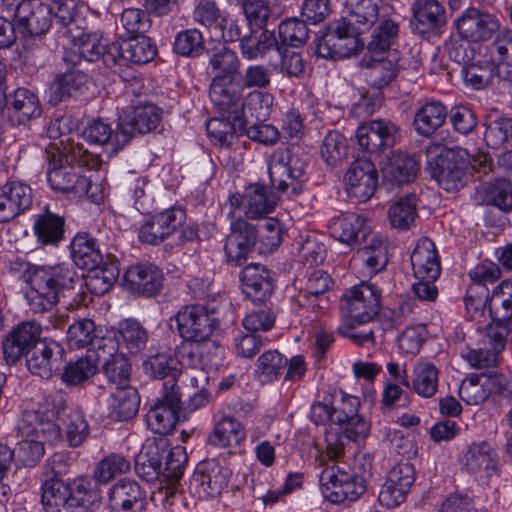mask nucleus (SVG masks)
Here are the masks:
<instances>
[{"mask_svg": "<svg viewBox=\"0 0 512 512\" xmlns=\"http://www.w3.org/2000/svg\"><path fill=\"white\" fill-rule=\"evenodd\" d=\"M419 171V163L404 152L395 153L384 168V177L388 181L404 184L413 181Z\"/></svg>", "mask_w": 512, "mask_h": 512, "instance_id": "obj_47", "label": "nucleus"}, {"mask_svg": "<svg viewBox=\"0 0 512 512\" xmlns=\"http://www.w3.org/2000/svg\"><path fill=\"white\" fill-rule=\"evenodd\" d=\"M41 325L36 321L22 322L17 325L3 342V355L8 364L16 363L38 342H43L40 335Z\"/></svg>", "mask_w": 512, "mask_h": 512, "instance_id": "obj_23", "label": "nucleus"}, {"mask_svg": "<svg viewBox=\"0 0 512 512\" xmlns=\"http://www.w3.org/2000/svg\"><path fill=\"white\" fill-rule=\"evenodd\" d=\"M417 216V197L407 194L395 201L388 210L391 225L397 229H409Z\"/></svg>", "mask_w": 512, "mask_h": 512, "instance_id": "obj_56", "label": "nucleus"}, {"mask_svg": "<svg viewBox=\"0 0 512 512\" xmlns=\"http://www.w3.org/2000/svg\"><path fill=\"white\" fill-rule=\"evenodd\" d=\"M427 170L440 187L453 192L463 187L468 164L478 172L490 169L489 157L480 153L471 158L466 149L448 148L442 144H429L426 148Z\"/></svg>", "mask_w": 512, "mask_h": 512, "instance_id": "obj_1", "label": "nucleus"}, {"mask_svg": "<svg viewBox=\"0 0 512 512\" xmlns=\"http://www.w3.org/2000/svg\"><path fill=\"white\" fill-rule=\"evenodd\" d=\"M344 18L358 33L369 31L379 18V6L373 0H344Z\"/></svg>", "mask_w": 512, "mask_h": 512, "instance_id": "obj_36", "label": "nucleus"}, {"mask_svg": "<svg viewBox=\"0 0 512 512\" xmlns=\"http://www.w3.org/2000/svg\"><path fill=\"white\" fill-rule=\"evenodd\" d=\"M52 8L32 0L20 1L14 12V20L23 36H41L52 25Z\"/></svg>", "mask_w": 512, "mask_h": 512, "instance_id": "obj_13", "label": "nucleus"}, {"mask_svg": "<svg viewBox=\"0 0 512 512\" xmlns=\"http://www.w3.org/2000/svg\"><path fill=\"white\" fill-rule=\"evenodd\" d=\"M484 140L487 146L512 150V118H498L486 125Z\"/></svg>", "mask_w": 512, "mask_h": 512, "instance_id": "obj_61", "label": "nucleus"}, {"mask_svg": "<svg viewBox=\"0 0 512 512\" xmlns=\"http://www.w3.org/2000/svg\"><path fill=\"white\" fill-rule=\"evenodd\" d=\"M229 481V470L215 460L203 462L196 469L192 483L199 485L210 497L219 496Z\"/></svg>", "mask_w": 512, "mask_h": 512, "instance_id": "obj_35", "label": "nucleus"}, {"mask_svg": "<svg viewBox=\"0 0 512 512\" xmlns=\"http://www.w3.org/2000/svg\"><path fill=\"white\" fill-rule=\"evenodd\" d=\"M489 61L497 68V76L503 80H512V31L498 35L487 46Z\"/></svg>", "mask_w": 512, "mask_h": 512, "instance_id": "obj_41", "label": "nucleus"}, {"mask_svg": "<svg viewBox=\"0 0 512 512\" xmlns=\"http://www.w3.org/2000/svg\"><path fill=\"white\" fill-rule=\"evenodd\" d=\"M243 293L253 302H263L271 296L274 286L267 268L261 264H249L240 273Z\"/></svg>", "mask_w": 512, "mask_h": 512, "instance_id": "obj_31", "label": "nucleus"}, {"mask_svg": "<svg viewBox=\"0 0 512 512\" xmlns=\"http://www.w3.org/2000/svg\"><path fill=\"white\" fill-rule=\"evenodd\" d=\"M306 161L294 148H280L270 155L268 173L274 188L286 192L291 188L293 194L301 191L305 176Z\"/></svg>", "mask_w": 512, "mask_h": 512, "instance_id": "obj_6", "label": "nucleus"}, {"mask_svg": "<svg viewBox=\"0 0 512 512\" xmlns=\"http://www.w3.org/2000/svg\"><path fill=\"white\" fill-rule=\"evenodd\" d=\"M64 224V218L57 214L47 211L40 215L33 226L37 242L42 245H57L63 239Z\"/></svg>", "mask_w": 512, "mask_h": 512, "instance_id": "obj_48", "label": "nucleus"}, {"mask_svg": "<svg viewBox=\"0 0 512 512\" xmlns=\"http://www.w3.org/2000/svg\"><path fill=\"white\" fill-rule=\"evenodd\" d=\"M399 34V25L392 19H383L372 33L367 46V53L371 55H384L392 52L390 48L395 44Z\"/></svg>", "mask_w": 512, "mask_h": 512, "instance_id": "obj_49", "label": "nucleus"}, {"mask_svg": "<svg viewBox=\"0 0 512 512\" xmlns=\"http://www.w3.org/2000/svg\"><path fill=\"white\" fill-rule=\"evenodd\" d=\"M358 255L369 273L376 274L388 263V243L383 236L374 235L367 245L358 250Z\"/></svg>", "mask_w": 512, "mask_h": 512, "instance_id": "obj_50", "label": "nucleus"}, {"mask_svg": "<svg viewBox=\"0 0 512 512\" xmlns=\"http://www.w3.org/2000/svg\"><path fill=\"white\" fill-rule=\"evenodd\" d=\"M47 180L50 187L58 192L73 194L76 197H94L93 183L90 178L78 174L71 166H56L50 162Z\"/></svg>", "mask_w": 512, "mask_h": 512, "instance_id": "obj_22", "label": "nucleus"}, {"mask_svg": "<svg viewBox=\"0 0 512 512\" xmlns=\"http://www.w3.org/2000/svg\"><path fill=\"white\" fill-rule=\"evenodd\" d=\"M182 344L202 342L221 334L220 320L202 305H187L174 316Z\"/></svg>", "mask_w": 512, "mask_h": 512, "instance_id": "obj_5", "label": "nucleus"}, {"mask_svg": "<svg viewBox=\"0 0 512 512\" xmlns=\"http://www.w3.org/2000/svg\"><path fill=\"white\" fill-rule=\"evenodd\" d=\"M80 281L71 265L39 266L30 276L26 292L30 309L36 313L49 311L60 298L71 297Z\"/></svg>", "mask_w": 512, "mask_h": 512, "instance_id": "obj_2", "label": "nucleus"}, {"mask_svg": "<svg viewBox=\"0 0 512 512\" xmlns=\"http://www.w3.org/2000/svg\"><path fill=\"white\" fill-rule=\"evenodd\" d=\"M275 46L276 39L274 34L267 30L262 31L259 35L255 32H251L240 39L241 54L247 60L262 57Z\"/></svg>", "mask_w": 512, "mask_h": 512, "instance_id": "obj_60", "label": "nucleus"}, {"mask_svg": "<svg viewBox=\"0 0 512 512\" xmlns=\"http://www.w3.org/2000/svg\"><path fill=\"white\" fill-rule=\"evenodd\" d=\"M208 69L210 83L236 80L240 70V59L233 50L222 45L211 54Z\"/></svg>", "mask_w": 512, "mask_h": 512, "instance_id": "obj_37", "label": "nucleus"}, {"mask_svg": "<svg viewBox=\"0 0 512 512\" xmlns=\"http://www.w3.org/2000/svg\"><path fill=\"white\" fill-rule=\"evenodd\" d=\"M162 118V111L156 105L146 103L135 107L130 112L119 116L118 129L122 132V139L117 147L125 146L136 134H145L157 128Z\"/></svg>", "mask_w": 512, "mask_h": 512, "instance_id": "obj_11", "label": "nucleus"}, {"mask_svg": "<svg viewBox=\"0 0 512 512\" xmlns=\"http://www.w3.org/2000/svg\"><path fill=\"white\" fill-rule=\"evenodd\" d=\"M32 205V189L20 181L0 187V222L14 219Z\"/></svg>", "mask_w": 512, "mask_h": 512, "instance_id": "obj_26", "label": "nucleus"}, {"mask_svg": "<svg viewBox=\"0 0 512 512\" xmlns=\"http://www.w3.org/2000/svg\"><path fill=\"white\" fill-rule=\"evenodd\" d=\"M185 218V212L181 208L166 209L145 221L138 237L142 243L158 245L182 227Z\"/></svg>", "mask_w": 512, "mask_h": 512, "instance_id": "obj_15", "label": "nucleus"}, {"mask_svg": "<svg viewBox=\"0 0 512 512\" xmlns=\"http://www.w3.org/2000/svg\"><path fill=\"white\" fill-rule=\"evenodd\" d=\"M101 500V491L96 481L79 478L70 487V508H80L84 512H94L99 508Z\"/></svg>", "mask_w": 512, "mask_h": 512, "instance_id": "obj_44", "label": "nucleus"}, {"mask_svg": "<svg viewBox=\"0 0 512 512\" xmlns=\"http://www.w3.org/2000/svg\"><path fill=\"white\" fill-rule=\"evenodd\" d=\"M411 265L416 279H438L441 266L435 244L428 238L420 239L412 254Z\"/></svg>", "mask_w": 512, "mask_h": 512, "instance_id": "obj_33", "label": "nucleus"}, {"mask_svg": "<svg viewBox=\"0 0 512 512\" xmlns=\"http://www.w3.org/2000/svg\"><path fill=\"white\" fill-rule=\"evenodd\" d=\"M60 431L66 435L70 446L77 447L81 445L89 435V426L85 420L83 412L76 406H70L69 409L62 411L60 423H55Z\"/></svg>", "mask_w": 512, "mask_h": 512, "instance_id": "obj_45", "label": "nucleus"}, {"mask_svg": "<svg viewBox=\"0 0 512 512\" xmlns=\"http://www.w3.org/2000/svg\"><path fill=\"white\" fill-rule=\"evenodd\" d=\"M463 466L476 480H487L498 473L497 451L486 441L473 442L463 455Z\"/></svg>", "mask_w": 512, "mask_h": 512, "instance_id": "obj_21", "label": "nucleus"}, {"mask_svg": "<svg viewBox=\"0 0 512 512\" xmlns=\"http://www.w3.org/2000/svg\"><path fill=\"white\" fill-rule=\"evenodd\" d=\"M81 136L90 145L103 147L109 156L118 153L124 147L116 145L122 139V132L118 128L113 131L110 124L101 119L89 122Z\"/></svg>", "mask_w": 512, "mask_h": 512, "instance_id": "obj_38", "label": "nucleus"}, {"mask_svg": "<svg viewBox=\"0 0 512 512\" xmlns=\"http://www.w3.org/2000/svg\"><path fill=\"white\" fill-rule=\"evenodd\" d=\"M489 317L495 321L512 319V281L503 280L492 292L489 303Z\"/></svg>", "mask_w": 512, "mask_h": 512, "instance_id": "obj_55", "label": "nucleus"}, {"mask_svg": "<svg viewBox=\"0 0 512 512\" xmlns=\"http://www.w3.org/2000/svg\"><path fill=\"white\" fill-rule=\"evenodd\" d=\"M276 204V198L268 187L250 184L242 193H233L229 196L226 203L227 217L260 219L273 212Z\"/></svg>", "mask_w": 512, "mask_h": 512, "instance_id": "obj_7", "label": "nucleus"}, {"mask_svg": "<svg viewBox=\"0 0 512 512\" xmlns=\"http://www.w3.org/2000/svg\"><path fill=\"white\" fill-rule=\"evenodd\" d=\"M245 88L239 79L210 83L209 97L222 117L245 121Z\"/></svg>", "mask_w": 512, "mask_h": 512, "instance_id": "obj_10", "label": "nucleus"}, {"mask_svg": "<svg viewBox=\"0 0 512 512\" xmlns=\"http://www.w3.org/2000/svg\"><path fill=\"white\" fill-rule=\"evenodd\" d=\"M73 262L81 269H95L102 264L103 256L95 241L87 233L77 234L71 242Z\"/></svg>", "mask_w": 512, "mask_h": 512, "instance_id": "obj_46", "label": "nucleus"}, {"mask_svg": "<svg viewBox=\"0 0 512 512\" xmlns=\"http://www.w3.org/2000/svg\"><path fill=\"white\" fill-rule=\"evenodd\" d=\"M164 282L162 270L153 263H139L127 269L123 284L130 293L153 297L160 293Z\"/></svg>", "mask_w": 512, "mask_h": 512, "instance_id": "obj_16", "label": "nucleus"}, {"mask_svg": "<svg viewBox=\"0 0 512 512\" xmlns=\"http://www.w3.org/2000/svg\"><path fill=\"white\" fill-rule=\"evenodd\" d=\"M110 55L115 56V64L120 60L134 64H145L154 59L156 47L152 44L151 39L143 34L111 43Z\"/></svg>", "mask_w": 512, "mask_h": 512, "instance_id": "obj_28", "label": "nucleus"}, {"mask_svg": "<svg viewBox=\"0 0 512 512\" xmlns=\"http://www.w3.org/2000/svg\"><path fill=\"white\" fill-rule=\"evenodd\" d=\"M323 497L334 504L350 503L366 491L363 476H359L348 464L333 462L320 475Z\"/></svg>", "mask_w": 512, "mask_h": 512, "instance_id": "obj_4", "label": "nucleus"}, {"mask_svg": "<svg viewBox=\"0 0 512 512\" xmlns=\"http://www.w3.org/2000/svg\"><path fill=\"white\" fill-rule=\"evenodd\" d=\"M380 297V291L374 284L363 281L345 290L340 308L347 319L369 323L380 310Z\"/></svg>", "mask_w": 512, "mask_h": 512, "instance_id": "obj_8", "label": "nucleus"}, {"mask_svg": "<svg viewBox=\"0 0 512 512\" xmlns=\"http://www.w3.org/2000/svg\"><path fill=\"white\" fill-rule=\"evenodd\" d=\"M182 364L181 358L178 360L170 354L159 353L149 357L144 362V370L153 378L163 380V392H180L177 384L180 375L179 364Z\"/></svg>", "mask_w": 512, "mask_h": 512, "instance_id": "obj_32", "label": "nucleus"}, {"mask_svg": "<svg viewBox=\"0 0 512 512\" xmlns=\"http://www.w3.org/2000/svg\"><path fill=\"white\" fill-rule=\"evenodd\" d=\"M398 135V126L384 119L364 123L356 133L359 146L368 153H378L393 147Z\"/></svg>", "mask_w": 512, "mask_h": 512, "instance_id": "obj_17", "label": "nucleus"}, {"mask_svg": "<svg viewBox=\"0 0 512 512\" xmlns=\"http://www.w3.org/2000/svg\"><path fill=\"white\" fill-rule=\"evenodd\" d=\"M458 33L471 42L484 41L500 28L498 19L475 8L467 9L456 21Z\"/></svg>", "mask_w": 512, "mask_h": 512, "instance_id": "obj_24", "label": "nucleus"}, {"mask_svg": "<svg viewBox=\"0 0 512 512\" xmlns=\"http://www.w3.org/2000/svg\"><path fill=\"white\" fill-rule=\"evenodd\" d=\"M415 481L412 464L401 462L396 464L388 473L386 482L379 492V502L387 508H394L406 499L408 491Z\"/></svg>", "mask_w": 512, "mask_h": 512, "instance_id": "obj_18", "label": "nucleus"}, {"mask_svg": "<svg viewBox=\"0 0 512 512\" xmlns=\"http://www.w3.org/2000/svg\"><path fill=\"white\" fill-rule=\"evenodd\" d=\"M206 130L210 138L224 146L233 144L238 135L245 131V121L232 120L227 117L212 118L206 124Z\"/></svg>", "mask_w": 512, "mask_h": 512, "instance_id": "obj_52", "label": "nucleus"}, {"mask_svg": "<svg viewBox=\"0 0 512 512\" xmlns=\"http://www.w3.org/2000/svg\"><path fill=\"white\" fill-rule=\"evenodd\" d=\"M76 35L78 36L75 39H78L79 53L83 56L84 61L95 62L102 58L106 65L115 64V56L110 55V45L97 34Z\"/></svg>", "mask_w": 512, "mask_h": 512, "instance_id": "obj_53", "label": "nucleus"}, {"mask_svg": "<svg viewBox=\"0 0 512 512\" xmlns=\"http://www.w3.org/2000/svg\"><path fill=\"white\" fill-rule=\"evenodd\" d=\"M88 76L78 68H71L58 76L50 87L49 102L56 105L68 97L87 89Z\"/></svg>", "mask_w": 512, "mask_h": 512, "instance_id": "obj_39", "label": "nucleus"}, {"mask_svg": "<svg viewBox=\"0 0 512 512\" xmlns=\"http://www.w3.org/2000/svg\"><path fill=\"white\" fill-rule=\"evenodd\" d=\"M145 498V491L132 479L116 482L108 492L111 512H134L137 508L143 507Z\"/></svg>", "mask_w": 512, "mask_h": 512, "instance_id": "obj_30", "label": "nucleus"}, {"mask_svg": "<svg viewBox=\"0 0 512 512\" xmlns=\"http://www.w3.org/2000/svg\"><path fill=\"white\" fill-rule=\"evenodd\" d=\"M224 349L217 337L202 342L181 344L178 356L183 365L194 369H217L221 365Z\"/></svg>", "mask_w": 512, "mask_h": 512, "instance_id": "obj_20", "label": "nucleus"}, {"mask_svg": "<svg viewBox=\"0 0 512 512\" xmlns=\"http://www.w3.org/2000/svg\"><path fill=\"white\" fill-rule=\"evenodd\" d=\"M344 179L348 194L359 202H365L376 190L378 172L370 159L357 158L350 164Z\"/></svg>", "mask_w": 512, "mask_h": 512, "instance_id": "obj_14", "label": "nucleus"}, {"mask_svg": "<svg viewBox=\"0 0 512 512\" xmlns=\"http://www.w3.org/2000/svg\"><path fill=\"white\" fill-rule=\"evenodd\" d=\"M230 220V234L224 246L229 262L241 265L257 244L256 227L240 216L227 217Z\"/></svg>", "mask_w": 512, "mask_h": 512, "instance_id": "obj_12", "label": "nucleus"}, {"mask_svg": "<svg viewBox=\"0 0 512 512\" xmlns=\"http://www.w3.org/2000/svg\"><path fill=\"white\" fill-rule=\"evenodd\" d=\"M130 461L121 454L110 453L100 460L94 469V478L100 483H108L118 475L128 473Z\"/></svg>", "mask_w": 512, "mask_h": 512, "instance_id": "obj_63", "label": "nucleus"}, {"mask_svg": "<svg viewBox=\"0 0 512 512\" xmlns=\"http://www.w3.org/2000/svg\"><path fill=\"white\" fill-rule=\"evenodd\" d=\"M244 439L245 430L242 424L230 415H222L208 436L211 445L222 448L238 446Z\"/></svg>", "mask_w": 512, "mask_h": 512, "instance_id": "obj_42", "label": "nucleus"}, {"mask_svg": "<svg viewBox=\"0 0 512 512\" xmlns=\"http://www.w3.org/2000/svg\"><path fill=\"white\" fill-rule=\"evenodd\" d=\"M462 75L467 85L480 90L491 83L494 76L497 75V68L486 59L463 66Z\"/></svg>", "mask_w": 512, "mask_h": 512, "instance_id": "obj_64", "label": "nucleus"}, {"mask_svg": "<svg viewBox=\"0 0 512 512\" xmlns=\"http://www.w3.org/2000/svg\"><path fill=\"white\" fill-rule=\"evenodd\" d=\"M439 371L432 363H420L414 368L413 391L423 398H431L437 392Z\"/></svg>", "mask_w": 512, "mask_h": 512, "instance_id": "obj_59", "label": "nucleus"}, {"mask_svg": "<svg viewBox=\"0 0 512 512\" xmlns=\"http://www.w3.org/2000/svg\"><path fill=\"white\" fill-rule=\"evenodd\" d=\"M42 114V107L37 95L25 88L11 92L8 120L13 125H22L37 119Z\"/></svg>", "mask_w": 512, "mask_h": 512, "instance_id": "obj_34", "label": "nucleus"}, {"mask_svg": "<svg viewBox=\"0 0 512 512\" xmlns=\"http://www.w3.org/2000/svg\"><path fill=\"white\" fill-rule=\"evenodd\" d=\"M70 487L63 480L52 477L42 485L41 502L47 512H59L61 507L70 502Z\"/></svg>", "mask_w": 512, "mask_h": 512, "instance_id": "obj_54", "label": "nucleus"}, {"mask_svg": "<svg viewBox=\"0 0 512 512\" xmlns=\"http://www.w3.org/2000/svg\"><path fill=\"white\" fill-rule=\"evenodd\" d=\"M118 27L120 39L143 35L150 28V20L147 13L139 8L125 9L120 17Z\"/></svg>", "mask_w": 512, "mask_h": 512, "instance_id": "obj_62", "label": "nucleus"}, {"mask_svg": "<svg viewBox=\"0 0 512 512\" xmlns=\"http://www.w3.org/2000/svg\"><path fill=\"white\" fill-rule=\"evenodd\" d=\"M360 400L356 396L341 394V400L333 406V424L338 428L331 427L326 431V455L333 461L344 454L346 442L358 441L367 436L370 424L358 414Z\"/></svg>", "mask_w": 512, "mask_h": 512, "instance_id": "obj_3", "label": "nucleus"}, {"mask_svg": "<svg viewBox=\"0 0 512 512\" xmlns=\"http://www.w3.org/2000/svg\"><path fill=\"white\" fill-rule=\"evenodd\" d=\"M62 348L53 340L38 342L27 351L26 363L28 370L41 378H49L58 369L59 356Z\"/></svg>", "mask_w": 512, "mask_h": 512, "instance_id": "obj_29", "label": "nucleus"}, {"mask_svg": "<svg viewBox=\"0 0 512 512\" xmlns=\"http://www.w3.org/2000/svg\"><path fill=\"white\" fill-rule=\"evenodd\" d=\"M385 55L365 54L361 60L362 66L369 69L368 82L377 89H382L393 81L403 66L396 50Z\"/></svg>", "mask_w": 512, "mask_h": 512, "instance_id": "obj_25", "label": "nucleus"}, {"mask_svg": "<svg viewBox=\"0 0 512 512\" xmlns=\"http://www.w3.org/2000/svg\"><path fill=\"white\" fill-rule=\"evenodd\" d=\"M358 32L341 17L330 22L317 41V52L323 58H344L359 49Z\"/></svg>", "mask_w": 512, "mask_h": 512, "instance_id": "obj_9", "label": "nucleus"}, {"mask_svg": "<svg viewBox=\"0 0 512 512\" xmlns=\"http://www.w3.org/2000/svg\"><path fill=\"white\" fill-rule=\"evenodd\" d=\"M117 389L112 396V414L119 421L131 419L137 414L140 404L137 390L129 385Z\"/></svg>", "mask_w": 512, "mask_h": 512, "instance_id": "obj_58", "label": "nucleus"}, {"mask_svg": "<svg viewBox=\"0 0 512 512\" xmlns=\"http://www.w3.org/2000/svg\"><path fill=\"white\" fill-rule=\"evenodd\" d=\"M180 409V392H163L146 415L148 427L159 435L170 434L177 424Z\"/></svg>", "mask_w": 512, "mask_h": 512, "instance_id": "obj_19", "label": "nucleus"}, {"mask_svg": "<svg viewBox=\"0 0 512 512\" xmlns=\"http://www.w3.org/2000/svg\"><path fill=\"white\" fill-rule=\"evenodd\" d=\"M412 12L417 24L427 30L441 27L446 22L445 8L438 0H415Z\"/></svg>", "mask_w": 512, "mask_h": 512, "instance_id": "obj_51", "label": "nucleus"}, {"mask_svg": "<svg viewBox=\"0 0 512 512\" xmlns=\"http://www.w3.org/2000/svg\"><path fill=\"white\" fill-rule=\"evenodd\" d=\"M328 229L332 237L350 246L365 242L371 232L364 218L352 212L332 218Z\"/></svg>", "mask_w": 512, "mask_h": 512, "instance_id": "obj_27", "label": "nucleus"}, {"mask_svg": "<svg viewBox=\"0 0 512 512\" xmlns=\"http://www.w3.org/2000/svg\"><path fill=\"white\" fill-rule=\"evenodd\" d=\"M479 197L482 203L493 205L503 211L512 209V185L505 179L486 184L479 191Z\"/></svg>", "mask_w": 512, "mask_h": 512, "instance_id": "obj_57", "label": "nucleus"}, {"mask_svg": "<svg viewBox=\"0 0 512 512\" xmlns=\"http://www.w3.org/2000/svg\"><path fill=\"white\" fill-rule=\"evenodd\" d=\"M446 118V107L441 102L429 101L415 112L413 127L418 135L429 137L443 126Z\"/></svg>", "mask_w": 512, "mask_h": 512, "instance_id": "obj_40", "label": "nucleus"}, {"mask_svg": "<svg viewBox=\"0 0 512 512\" xmlns=\"http://www.w3.org/2000/svg\"><path fill=\"white\" fill-rule=\"evenodd\" d=\"M17 433L21 438L55 439L58 429L55 423L46 421L36 409L25 410L17 424Z\"/></svg>", "mask_w": 512, "mask_h": 512, "instance_id": "obj_43", "label": "nucleus"}]
</instances>
